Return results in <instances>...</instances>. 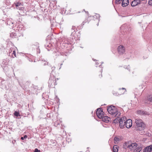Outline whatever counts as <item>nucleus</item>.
<instances>
[{"label": "nucleus", "instance_id": "10", "mask_svg": "<svg viewBox=\"0 0 152 152\" xmlns=\"http://www.w3.org/2000/svg\"><path fill=\"white\" fill-rule=\"evenodd\" d=\"M152 151V145L145 147L143 152H151Z\"/></svg>", "mask_w": 152, "mask_h": 152}, {"label": "nucleus", "instance_id": "31", "mask_svg": "<svg viewBox=\"0 0 152 152\" xmlns=\"http://www.w3.org/2000/svg\"><path fill=\"white\" fill-rule=\"evenodd\" d=\"M22 28H23L20 27V25L18 26L17 27V28H18V31L21 30Z\"/></svg>", "mask_w": 152, "mask_h": 152}, {"label": "nucleus", "instance_id": "15", "mask_svg": "<svg viewBox=\"0 0 152 152\" xmlns=\"http://www.w3.org/2000/svg\"><path fill=\"white\" fill-rule=\"evenodd\" d=\"M131 142L128 141L125 142V143L123 145V148L125 149H126L127 148H129Z\"/></svg>", "mask_w": 152, "mask_h": 152}, {"label": "nucleus", "instance_id": "40", "mask_svg": "<svg viewBox=\"0 0 152 152\" xmlns=\"http://www.w3.org/2000/svg\"><path fill=\"white\" fill-rule=\"evenodd\" d=\"M98 64H99V63L97 62H96V64H95L96 65H97Z\"/></svg>", "mask_w": 152, "mask_h": 152}, {"label": "nucleus", "instance_id": "2", "mask_svg": "<svg viewBox=\"0 0 152 152\" xmlns=\"http://www.w3.org/2000/svg\"><path fill=\"white\" fill-rule=\"evenodd\" d=\"M135 127L137 130H142L144 129L145 126L142 120L138 118L135 119Z\"/></svg>", "mask_w": 152, "mask_h": 152}, {"label": "nucleus", "instance_id": "7", "mask_svg": "<svg viewBox=\"0 0 152 152\" xmlns=\"http://www.w3.org/2000/svg\"><path fill=\"white\" fill-rule=\"evenodd\" d=\"M118 51L119 54L124 53L125 52V48L124 46L120 45L118 47Z\"/></svg>", "mask_w": 152, "mask_h": 152}, {"label": "nucleus", "instance_id": "3", "mask_svg": "<svg viewBox=\"0 0 152 152\" xmlns=\"http://www.w3.org/2000/svg\"><path fill=\"white\" fill-rule=\"evenodd\" d=\"M49 86L51 88H54L55 86L57 85L56 80L55 78L53 79L50 78L48 82Z\"/></svg>", "mask_w": 152, "mask_h": 152}, {"label": "nucleus", "instance_id": "13", "mask_svg": "<svg viewBox=\"0 0 152 152\" xmlns=\"http://www.w3.org/2000/svg\"><path fill=\"white\" fill-rule=\"evenodd\" d=\"M129 4V0H123L122 2L121 5L122 7H125L127 6Z\"/></svg>", "mask_w": 152, "mask_h": 152}, {"label": "nucleus", "instance_id": "9", "mask_svg": "<svg viewBox=\"0 0 152 152\" xmlns=\"http://www.w3.org/2000/svg\"><path fill=\"white\" fill-rule=\"evenodd\" d=\"M101 119H102V121L106 123H108L110 120V118L107 116H103Z\"/></svg>", "mask_w": 152, "mask_h": 152}, {"label": "nucleus", "instance_id": "49", "mask_svg": "<svg viewBox=\"0 0 152 152\" xmlns=\"http://www.w3.org/2000/svg\"><path fill=\"white\" fill-rule=\"evenodd\" d=\"M3 62H4V61H3ZM3 64H4V63H3ZM5 64V63H4V64Z\"/></svg>", "mask_w": 152, "mask_h": 152}, {"label": "nucleus", "instance_id": "1", "mask_svg": "<svg viewBox=\"0 0 152 152\" xmlns=\"http://www.w3.org/2000/svg\"><path fill=\"white\" fill-rule=\"evenodd\" d=\"M107 111L109 114L112 115L113 117L119 116L121 114V113L117 111L116 108L113 105L108 107Z\"/></svg>", "mask_w": 152, "mask_h": 152}, {"label": "nucleus", "instance_id": "46", "mask_svg": "<svg viewBox=\"0 0 152 152\" xmlns=\"http://www.w3.org/2000/svg\"><path fill=\"white\" fill-rule=\"evenodd\" d=\"M123 27V26H122L121 27V28H122Z\"/></svg>", "mask_w": 152, "mask_h": 152}, {"label": "nucleus", "instance_id": "6", "mask_svg": "<svg viewBox=\"0 0 152 152\" xmlns=\"http://www.w3.org/2000/svg\"><path fill=\"white\" fill-rule=\"evenodd\" d=\"M125 125L126 127L127 128H130L132 125V121L131 119H128L126 120L125 123Z\"/></svg>", "mask_w": 152, "mask_h": 152}, {"label": "nucleus", "instance_id": "51", "mask_svg": "<svg viewBox=\"0 0 152 152\" xmlns=\"http://www.w3.org/2000/svg\"><path fill=\"white\" fill-rule=\"evenodd\" d=\"M123 17H125V16H123Z\"/></svg>", "mask_w": 152, "mask_h": 152}, {"label": "nucleus", "instance_id": "37", "mask_svg": "<svg viewBox=\"0 0 152 152\" xmlns=\"http://www.w3.org/2000/svg\"><path fill=\"white\" fill-rule=\"evenodd\" d=\"M55 69V67L54 66L52 67L51 68V69L52 71H53V70H54Z\"/></svg>", "mask_w": 152, "mask_h": 152}, {"label": "nucleus", "instance_id": "30", "mask_svg": "<svg viewBox=\"0 0 152 152\" xmlns=\"http://www.w3.org/2000/svg\"><path fill=\"white\" fill-rule=\"evenodd\" d=\"M121 0H116L115 3L117 4H118L121 3Z\"/></svg>", "mask_w": 152, "mask_h": 152}, {"label": "nucleus", "instance_id": "34", "mask_svg": "<svg viewBox=\"0 0 152 152\" xmlns=\"http://www.w3.org/2000/svg\"><path fill=\"white\" fill-rule=\"evenodd\" d=\"M75 26H73L72 28V33L71 34V35L72 34V32L73 31V32H74L75 31V30H74V29H75Z\"/></svg>", "mask_w": 152, "mask_h": 152}, {"label": "nucleus", "instance_id": "11", "mask_svg": "<svg viewBox=\"0 0 152 152\" xmlns=\"http://www.w3.org/2000/svg\"><path fill=\"white\" fill-rule=\"evenodd\" d=\"M7 25L10 26H12V27H13V22L12 19H8L7 20Z\"/></svg>", "mask_w": 152, "mask_h": 152}, {"label": "nucleus", "instance_id": "5", "mask_svg": "<svg viewBox=\"0 0 152 152\" xmlns=\"http://www.w3.org/2000/svg\"><path fill=\"white\" fill-rule=\"evenodd\" d=\"M96 114L97 117L100 119L102 118V116L104 115V113L102 111V109L101 108H98L97 109L96 112Z\"/></svg>", "mask_w": 152, "mask_h": 152}, {"label": "nucleus", "instance_id": "14", "mask_svg": "<svg viewBox=\"0 0 152 152\" xmlns=\"http://www.w3.org/2000/svg\"><path fill=\"white\" fill-rule=\"evenodd\" d=\"M137 144L136 143H130L129 148L130 149H132L136 148Z\"/></svg>", "mask_w": 152, "mask_h": 152}, {"label": "nucleus", "instance_id": "18", "mask_svg": "<svg viewBox=\"0 0 152 152\" xmlns=\"http://www.w3.org/2000/svg\"><path fill=\"white\" fill-rule=\"evenodd\" d=\"M49 143L50 145L52 146L56 145L57 144V142L56 140H50Z\"/></svg>", "mask_w": 152, "mask_h": 152}, {"label": "nucleus", "instance_id": "50", "mask_svg": "<svg viewBox=\"0 0 152 152\" xmlns=\"http://www.w3.org/2000/svg\"><path fill=\"white\" fill-rule=\"evenodd\" d=\"M61 67H60V68L59 69H61Z\"/></svg>", "mask_w": 152, "mask_h": 152}, {"label": "nucleus", "instance_id": "8", "mask_svg": "<svg viewBox=\"0 0 152 152\" xmlns=\"http://www.w3.org/2000/svg\"><path fill=\"white\" fill-rule=\"evenodd\" d=\"M140 0H134L131 2V5L133 7H135L138 4H140Z\"/></svg>", "mask_w": 152, "mask_h": 152}, {"label": "nucleus", "instance_id": "43", "mask_svg": "<svg viewBox=\"0 0 152 152\" xmlns=\"http://www.w3.org/2000/svg\"><path fill=\"white\" fill-rule=\"evenodd\" d=\"M63 64H60V66H61Z\"/></svg>", "mask_w": 152, "mask_h": 152}, {"label": "nucleus", "instance_id": "19", "mask_svg": "<svg viewBox=\"0 0 152 152\" xmlns=\"http://www.w3.org/2000/svg\"><path fill=\"white\" fill-rule=\"evenodd\" d=\"M113 152H118V146L117 145H114L113 147Z\"/></svg>", "mask_w": 152, "mask_h": 152}, {"label": "nucleus", "instance_id": "48", "mask_svg": "<svg viewBox=\"0 0 152 152\" xmlns=\"http://www.w3.org/2000/svg\"><path fill=\"white\" fill-rule=\"evenodd\" d=\"M84 10V11L86 12V11H85V10Z\"/></svg>", "mask_w": 152, "mask_h": 152}, {"label": "nucleus", "instance_id": "38", "mask_svg": "<svg viewBox=\"0 0 152 152\" xmlns=\"http://www.w3.org/2000/svg\"><path fill=\"white\" fill-rule=\"evenodd\" d=\"M113 94L114 95H115V96H118V95H119V94H118L117 93H113Z\"/></svg>", "mask_w": 152, "mask_h": 152}, {"label": "nucleus", "instance_id": "21", "mask_svg": "<svg viewBox=\"0 0 152 152\" xmlns=\"http://www.w3.org/2000/svg\"><path fill=\"white\" fill-rule=\"evenodd\" d=\"M117 117V118H115L114 120L113 121V122L114 123H118L120 122V118L118 117Z\"/></svg>", "mask_w": 152, "mask_h": 152}, {"label": "nucleus", "instance_id": "39", "mask_svg": "<svg viewBox=\"0 0 152 152\" xmlns=\"http://www.w3.org/2000/svg\"><path fill=\"white\" fill-rule=\"evenodd\" d=\"M27 136L26 135H25L23 137L24 139H26L27 138Z\"/></svg>", "mask_w": 152, "mask_h": 152}, {"label": "nucleus", "instance_id": "25", "mask_svg": "<svg viewBox=\"0 0 152 152\" xmlns=\"http://www.w3.org/2000/svg\"><path fill=\"white\" fill-rule=\"evenodd\" d=\"M126 118L125 117H123L120 118V121H121V120H122V121H123L124 122V123H125L126 122Z\"/></svg>", "mask_w": 152, "mask_h": 152}, {"label": "nucleus", "instance_id": "35", "mask_svg": "<svg viewBox=\"0 0 152 152\" xmlns=\"http://www.w3.org/2000/svg\"><path fill=\"white\" fill-rule=\"evenodd\" d=\"M124 68L126 69H127V70H128L129 71H130V67L129 66V65L127 66H125Z\"/></svg>", "mask_w": 152, "mask_h": 152}, {"label": "nucleus", "instance_id": "12", "mask_svg": "<svg viewBox=\"0 0 152 152\" xmlns=\"http://www.w3.org/2000/svg\"><path fill=\"white\" fill-rule=\"evenodd\" d=\"M21 5L22 6L21 3L19 2H17L15 4L16 7L17 9H19V10H23L24 8L23 7H19Z\"/></svg>", "mask_w": 152, "mask_h": 152}, {"label": "nucleus", "instance_id": "42", "mask_svg": "<svg viewBox=\"0 0 152 152\" xmlns=\"http://www.w3.org/2000/svg\"><path fill=\"white\" fill-rule=\"evenodd\" d=\"M141 112V111L139 110V111H138V113H140V112Z\"/></svg>", "mask_w": 152, "mask_h": 152}, {"label": "nucleus", "instance_id": "24", "mask_svg": "<svg viewBox=\"0 0 152 152\" xmlns=\"http://www.w3.org/2000/svg\"><path fill=\"white\" fill-rule=\"evenodd\" d=\"M141 150V148L140 147H138L134 150L133 152H139Z\"/></svg>", "mask_w": 152, "mask_h": 152}, {"label": "nucleus", "instance_id": "27", "mask_svg": "<svg viewBox=\"0 0 152 152\" xmlns=\"http://www.w3.org/2000/svg\"><path fill=\"white\" fill-rule=\"evenodd\" d=\"M52 115V114L51 113H47V117L48 118H50Z\"/></svg>", "mask_w": 152, "mask_h": 152}, {"label": "nucleus", "instance_id": "47", "mask_svg": "<svg viewBox=\"0 0 152 152\" xmlns=\"http://www.w3.org/2000/svg\"><path fill=\"white\" fill-rule=\"evenodd\" d=\"M103 63V62H102L101 64H102Z\"/></svg>", "mask_w": 152, "mask_h": 152}, {"label": "nucleus", "instance_id": "22", "mask_svg": "<svg viewBox=\"0 0 152 152\" xmlns=\"http://www.w3.org/2000/svg\"><path fill=\"white\" fill-rule=\"evenodd\" d=\"M114 142L115 144L117 143L120 140V139L118 137H115L114 139Z\"/></svg>", "mask_w": 152, "mask_h": 152}, {"label": "nucleus", "instance_id": "26", "mask_svg": "<svg viewBox=\"0 0 152 152\" xmlns=\"http://www.w3.org/2000/svg\"><path fill=\"white\" fill-rule=\"evenodd\" d=\"M12 56L13 57V58H14V57H13V55L15 57H16V52L15 50H13V52L11 53Z\"/></svg>", "mask_w": 152, "mask_h": 152}, {"label": "nucleus", "instance_id": "45", "mask_svg": "<svg viewBox=\"0 0 152 152\" xmlns=\"http://www.w3.org/2000/svg\"><path fill=\"white\" fill-rule=\"evenodd\" d=\"M101 66H101V65H99V67H101Z\"/></svg>", "mask_w": 152, "mask_h": 152}, {"label": "nucleus", "instance_id": "28", "mask_svg": "<svg viewBox=\"0 0 152 152\" xmlns=\"http://www.w3.org/2000/svg\"><path fill=\"white\" fill-rule=\"evenodd\" d=\"M148 99L150 102H152V96H149L148 97Z\"/></svg>", "mask_w": 152, "mask_h": 152}, {"label": "nucleus", "instance_id": "29", "mask_svg": "<svg viewBox=\"0 0 152 152\" xmlns=\"http://www.w3.org/2000/svg\"><path fill=\"white\" fill-rule=\"evenodd\" d=\"M14 115L15 116L18 117L19 116V114L18 112L17 111H15L14 113Z\"/></svg>", "mask_w": 152, "mask_h": 152}, {"label": "nucleus", "instance_id": "44", "mask_svg": "<svg viewBox=\"0 0 152 152\" xmlns=\"http://www.w3.org/2000/svg\"><path fill=\"white\" fill-rule=\"evenodd\" d=\"M97 26H98L99 25V23H98L97 24Z\"/></svg>", "mask_w": 152, "mask_h": 152}, {"label": "nucleus", "instance_id": "41", "mask_svg": "<svg viewBox=\"0 0 152 152\" xmlns=\"http://www.w3.org/2000/svg\"><path fill=\"white\" fill-rule=\"evenodd\" d=\"M21 139L22 140H23L24 138V137H21Z\"/></svg>", "mask_w": 152, "mask_h": 152}, {"label": "nucleus", "instance_id": "23", "mask_svg": "<svg viewBox=\"0 0 152 152\" xmlns=\"http://www.w3.org/2000/svg\"><path fill=\"white\" fill-rule=\"evenodd\" d=\"M94 18L97 19V21L99 22L100 20V15L99 14H97L96 15H94Z\"/></svg>", "mask_w": 152, "mask_h": 152}, {"label": "nucleus", "instance_id": "17", "mask_svg": "<svg viewBox=\"0 0 152 152\" xmlns=\"http://www.w3.org/2000/svg\"><path fill=\"white\" fill-rule=\"evenodd\" d=\"M17 36L16 33L14 31L13 32H11L10 34V36L12 38H15Z\"/></svg>", "mask_w": 152, "mask_h": 152}, {"label": "nucleus", "instance_id": "16", "mask_svg": "<svg viewBox=\"0 0 152 152\" xmlns=\"http://www.w3.org/2000/svg\"><path fill=\"white\" fill-rule=\"evenodd\" d=\"M126 91V89L124 88H119L118 91L119 93V94L121 95L124 94Z\"/></svg>", "mask_w": 152, "mask_h": 152}, {"label": "nucleus", "instance_id": "32", "mask_svg": "<svg viewBox=\"0 0 152 152\" xmlns=\"http://www.w3.org/2000/svg\"><path fill=\"white\" fill-rule=\"evenodd\" d=\"M13 49H12L11 48H10V49L9 50V56H10V54H11V53L13 52Z\"/></svg>", "mask_w": 152, "mask_h": 152}, {"label": "nucleus", "instance_id": "36", "mask_svg": "<svg viewBox=\"0 0 152 152\" xmlns=\"http://www.w3.org/2000/svg\"><path fill=\"white\" fill-rule=\"evenodd\" d=\"M39 151H40L37 148H36L35 149L34 152H38Z\"/></svg>", "mask_w": 152, "mask_h": 152}, {"label": "nucleus", "instance_id": "4", "mask_svg": "<svg viewBox=\"0 0 152 152\" xmlns=\"http://www.w3.org/2000/svg\"><path fill=\"white\" fill-rule=\"evenodd\" d=\"M1 85V88L2 89L7 90L8 89V82L7 80H3L0 83V86Z\"/></svg>", "mask_w": 152, "mask_h": 152}, {"label": "nucleus", "instance_id": "33", "mask_svg": "<svg viewBox=\"0 0 152 152\" xmlns=\"http://www.w3.org/2000/svg\"><path fill=\"white\" fill-rule=\"evenodd\" d=\"M148 3L150 5H152V0H149Z\"/></svg>", "mask_w": 152, "mask_h": 152}, {"label": "nucleus", "instance_id": "20", "mask_svg": "<svg viewBox=\"0 0 152 152\" xmlns=\"http://www.w3.org/2000/svg\"><path fill=\"white\" fill-rule=\"evenodd\" d=\"M119 123L120 127L122 129L124 128L125 125V123H124V122L123 121H122L121 120V121H120Z\"/></svg>", "mask_w": 152, "mask_h": 152}]
</instances>
